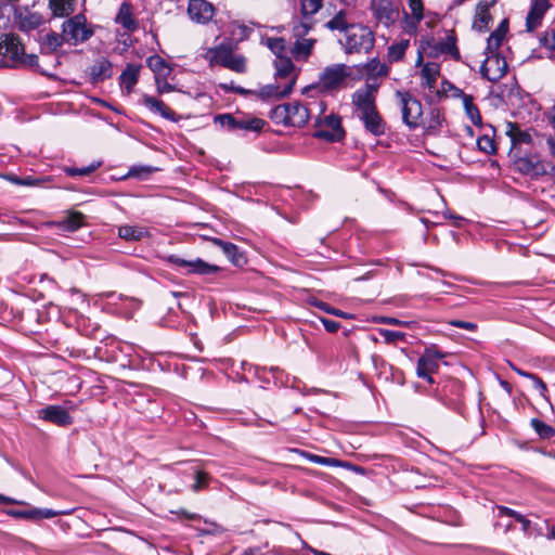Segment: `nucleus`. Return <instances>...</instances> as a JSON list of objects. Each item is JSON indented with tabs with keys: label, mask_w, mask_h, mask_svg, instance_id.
I'll return each instance as SVG.
<instances>
[{
	"label": "nucleus",
	"mask_w": 555,
	"mask_h": 555,
	"mask_svg": "<svg viewBox=\"0 0 555 555\" xmlns=\"http://www.w3.org/2000/svg\"><path fill=\"white\" fill-rule=\"evenodd\" d=\"M508 30L507 21L503 20L499 27L490 35L488 38V47L487 49L493 53L502 44L506 34Z\"/></svg>",
	"instance_id": "7c9ffc66"
},
{
	"label": "nucleus",
	"mask_w": 555,
	"mask_h": 555,
	"mask_svg": "<svg viewBox=\"0 0 555 555\" xmlns=\"http://www.w3.org/2000/svg\"><path fill=\"white\" fill-rule=\"evenodd\" d=\"M396 98L402 112L403 122L411 129L418 127L423 115L421 102L405 91H397Z\"/></svg>",
	"instance_id": "1a4fd4ad"
},
{
	"label": "nucleus",
	"mask_w": 555,
	"mask_h": 555,
	"mask_svg": "<svg viewBox=\"0 0 555 555\" xmlns=\"http://www.w3.org/2000/svg\"><path fill=\"white\" fill-rule=\"evenodd\" d=\"M209 476L204 472H196L195 474V482L192 486V490L194 492H198L202 489H205L208 486Z\"/></svg>",
	"instance_id": "864d4df0"
},
{
	"label": "nucleus",
	"mask_w": 555,
	"mask_h": 555,
	"mask_svg": "<svg viewBox=\"0 0 555 555\" xmlns=\"http://www.w3.org/2000/svg\"><path fill=\"white\" fill-rule=\"evenodd\" d=\"M147 234V230L139 225L125 224L118 228V235L125 241H140Z\"/></svg>",
	"instance_id": "c756f323"
},
{
	"label": "nucleus",
	"mask_w": 555,
	"mask_h": 555,
	"mask_svg": "<svg viewBox=\"0 0 555 555\" xmlns=\"http://www.w3.org/2000/svg\"><path fill=\"white\" fill-rule=\"evenodd\" d=\"M423 21H425V25L428 28H433V27L436 26V24L438 22V15L436 13H434V12L426 11L425 17H424Z\"/></svg>",
	"instance_id": "0e129e2a"
},
{
	"label": "nucleus",
	"mask_w": 555,
	"mask_h": 555,
	"mask_svg": "<svg viewBox=\"0 0 555 555\" xmlns=\"http://www.w3.org/2000/svg\"><path fill=\"white\" fill-rule=\"evenodd\" d=\"M39 416L57 426H66L73 423V418L67 409L61 405H49L39 411Z\"/></svg>",
	"instance_id": "a211bd4d"
},
{
	"label": "nucleus",
	"mask_w": 555,
	"mask_h": 555,
	"mask_svg": "<svg viewBox=\"0 0 555 555\" xmlns=\"http://www.w3.org/2000/svg\"><path fill=\"white\" fill-rule=\"evenodd\" d=\"M498 511H499L500 516L505 515L508 517H513L514 520H517L518 522H520L524 531H527L529 529L530 524H531L530 520L527 519L521 514H519L518 512H516L512 508H508L506 506H498Z\"/></svg>",
	"instance_id": "49530a36"
},
{
	"label": "nucleus",
	"mask_w": 555,
	"mask_h": 555,
	"mask_svg": "<svg viewBox=\"0 0 555 555\" xmlns=\"http://www.w3.org/2000/svg\"><path fill=\"white\" fill-rule=\"evenodd\" d=\"M214 243L222 248L223 253L233 261L237 262L235 256L237 254V247L231 243L223 242L219 238H214Z\"/></svg>",
	"instance_id": "09e8293b"
},
{
	"label": "nucleus",
	"mask_w": 555,
	"mask_h": 555,
	"mask_svg": "<svg viewBox=\"0 0 555 555\" xmlns=\"http://www.w3.org/2000/svg\"><path fill=\"white\" fill-rule=\"evenodd\" d=\"M116 23L121 25L128 31H133L137 29L138 23L133 18L132 8L129 3H121L116 16Z\"/></svg>",
	"instance_id": "cd10ccee"
},
{
	"label": "nucleus",
	"mask_w": 555,
	"mask_h": 555,
	"mask_svg": "<svg viewBox=\"0 0 555 555\" xmlns=\"http://www.w3.org/2000/svg\"><path fill=\"white\" fill-rule=\"evenodd\" d=\"M441 51L450 53L454 59H459V50L455 46V38L453 36H448L446 41L441 43Z\"/></svg>",
	"instance_id": "603ef678"
},
{
	"label": "nucleus",
	"mask_w": 555,
	"mask_h": 555,
	"mask_svg": "<svg viewBox=\"0 0 555 555\" xmlns=\"http://www.w3.org/2000/svg\"><path fill=\"white\" fill-rule=\"evenodd\" d=\"M531 380L533 382L534 388L539 390L540 395L552 406L551 401H550V399H548V397L546 395L547 393V387H546L545 383L540 377H538L537 375H533Z\"/></svg>",
	"instance_id": "bf43d9fd"
},
{
	"label": "nucleus",
	"mask_w": 555,
	"mask_h": 555,
	"mask_svg": "<svg viewBox=\"0 0 555 555\" xmlns=\"http://www.w3.org/2000/svg\"><path fill=\"white\" fill-rule=\"evenodd\" d=\"M378 89L379 83L367 82L353 92L351 96L352 104L357 107L360 114L376 108L375 101Z\"/></svg>",
	"instance_id": "f8f14e48"
},
{
	"label": "nucleus",
	"mask_w": 555,
	"mask_h": 555,
	"mask_svg": "<svg viewBox=\"0 0 555 555\" xmlns=\"http://www.w3.org/2000/svg\"><path fill=\"white\" fill-rule=\"evenodd\" d=\"M312 28V24L307 21H300L296 23L293 27V35L295 39L306 38L310 29Z\"/></svg>",
	"instance_id": "de8ad7c7"
},
{
	"label": "nucleus",
	"mask_w": 555,
	"mask_h": 555,
	"mask_svg": "<svg viewBox=\"0 0 555 555\" xmlns=\"http://www.w3.org/2000/svg\"><path fill=\"white\" fill-rule=\"evenodd\" d=\"M507 64L496 55L487 57L481 66V74L489 81H498L506 73Z\"/></svg>",
	"instance_id": "f3484780"
},
{
	"label": "nucleus",
	"mask_w": 555,
	"mask_h": 555,
	"mask_svg": "<svg viewBox=\"0 0 555 555\" xmlns=\"http://www.w3.org/2000/svg\"><path fill=\"white\" fill-rule=\"evenodd\" d=\"M156 89L159 94L175 91V87L167 82V77H160L155 79Z\"/></svg>",
	"instance_id": "052dcab7"
},
{
	"label": "nucleus",
	"mask_w": 555,
	"mask_h": 555,
	"mask_svg": "<svg viewBox=\"0 0 555 555\" xmlns=\"http://www.w3.org/2000/svg\"><path fill=\"white\" fill-rule=\"evenodd\" d=\"M266 46L275 54L276 59L286 57V41L283 38H267Z\"/></svg>",
	"instance_id": "ea45409f"
},
{
	"label": "nucleus",
	"mask_w": 555,
	"mask_h": 555,
	"mask_svg": "<svg viewBox=\"0 0 555 555\" xmlns=\"http://www.w3.org/2000/svg\"><path fill=\"white\" fill-rule=\"evenodd\" d=\"M156 170H157L156 168L150 167V166H142V167L134 166L129 170V176L144 178Z\"/></svg>",
	"instance_id": "4d7b16f0"
},
{
	"label": "nucleus",
	"mask_w": 555,
	"mask_h": 555,
	"mask_svg": "<svg viewBox=\"0 0 555 555\" xmlns=\"http://www.w3.org/2000/svg\"><path fill=\"white\" fill-rule=\"evenodd\" d=\"M101 166V163H92L88 167L78 168V176H87L98 169Z\"/></svg>",
	"instance_id": "774afa93"
},
{
	"label": "nucleus",
	"mask_w": 555,
	"mask_h": 555,
	"mask_svg": "<svg viewBox=\"0 0 555 555\" xmlns=\"http://www.w3.org/2000/svg\"><path fill=\"white\" fill-rule=\"evenodd\" d=\"M320 321L322 322V324L324 325L325 330L328 333H335L340 327V324L338 322L330 320V319L321 318Z\"/></svg>",
	"instance_id": "e2e57ef3"
},
{
	"label": "nucleus",
	"mask_w": 555,
	"mask_h": 555,
	"mask_svg": "<svg viewBox=\"0 0 555 555\" xmlns=\"http://www.w3.org/2000/svg\"><path fill=\"white\" fill-rule=\"evenodd\" d=\"M307 457L317 464L325 465V466H339V461L333 457H323L315 454H308Z\"/></svg>",
	"instance_id": "6e6d98bb"
},
{
	"label": "nucleus",
	"mask_w": 555,
	"mask_h": 555,
	"mask_svg": "<svg viewBox=\"0 0 555 555\" xmlns=\"http://www.w3.org/2000/svg\"><path fill=\"white\" fill-rule=\"evenodd\" d=\"M378 333L385 339V341L388 344H393L398 340H401L405 336L404 333H402V332H395V331H389V330H385V328H379Z\"/></svg>",
	"instance_id": "3c124183"
},
{
	"label": "nucleus",
	"mask_w": 555,
	"mask_h": 555,
	"mask_svg": "<svg viewBox=\"0 0 555 555\" xmlns=\"http://www.w3.org/2000/svg\"><path fill=\"white\" fill-rule=\"evenodd\" d=\"M0 64L3 67H33L37 65L36 54H26L20 38L14 34H4L0 41Z\"/></svg>",
	"instance_id": "f03ea898"
},
{
	"label": "nucleus",
	"mask_w": 555,
	"mask_h": 555,
	"mask_svg": "<svg viewBox=\"0 0 555 555\" xmlns=\"http://www.w3.org/2000/svg\"><path fill=\"white\" fill-rule=\"evenodd\" d=\"M463 105L465 108V112L472 122L474 125L480 126L481 125V116L479 113L478 107L473 103V98L470 95H465L463 98Z\"/></svg>",
	"instance_id": "4c0bfd02"
},
{
	"label": "nucleus",
	"mask_w": 555,
	"mask_h": 555,
	"mask_svg": "<svg viewBox=\"0 0 555 555\" xmlns=\"http://www.w3.org/2000/svg\"><path fill=\"white\" fill-rule=\"evenodd\" d=\"M360 118L365 129L374 135H380L385 132V122L377 112V108L366 111L360 114Z\"/></svg>",
	"instance_id": "4be33fe9"
},
{
	"label": "nucleus",
	"mask_w": 555,
	"mask_h": 555,
	"mask_svg": "<svg viewBox=\"0 0 555 555\" xmlns=\"http://www.w3.org/2000/svg\"><path fill=\"white\" fill-rule=\"evenodd\" d=\"M360 70L365 75L367 80H376L386 77L389 73V67L382 63L377 57L370 60L363 64Z\"/></svg>",
	"instance_id": "b1692460"
},
{
	"label": "nucleus",
	"mask_w": 555,
	"mask_h": 555,
	"mask_svg": "<svg viewBox=\"0 0 555 555\" xmlns=\"http://www.w3.org/2000/svg\"><path fill=\"white\" fill-rule=\"evenodd\" d=\"M300 12L305 18L314 15L323 7V0H299Z\"/></svg>",
	"instance_id": "58836bf2"
},
{
	"label": "nucleus",
	"mask_w": 555,
	"mask_h": 555,
	"mask_svg": "<svg viewBox=\"0 0 555 555\" xmlns=\"http://www.w3.org/2000/svg\"><path fill=\"white\" fill-rule=\"evenodd\" d=\"M88 75L93 83L108 79L113 75V65L106 57L96 59L88 68Z\"/></svg>",
	"instance_id": "aec40b11"
},
{
	"label": "nucleus",
	"mask_w": 555,
	"mask_h": 555,
	"mask_svg": "<svg viewBox=\"0 0 555 555\" xmlns=\"http://www.w3.org/2000/svg\"><path fill=\"white\" fill-rule=\"evenodd\" d=\"M41 40L42 49L47 50L48 52H53L62 46V43L65 41V38H63V34L59 35L56 33H48L42 37Z\"/></svg>",
	"instance_id": "e433bc0d"
},
{
	"label": "nucleus",
	"mask_w": 555,
	"mask_h": 555,
	"mask_svg": "<svg viewBox=\"0 0 555 555\" xmlns=\"http://www.w3.org/2000/svg\"><path fill=\"white\" fill-rule=\"evenodd\" d=\"M450 324L453 326L460 327V328L467 330V331H475L477 328V325L475 323L466 322V321L455 320V321H451Z\"/></svg>",
	"instance_id": "69168bd1"
},
{
	"label": "nucleus",
	"mask_w": 555,
	"mask_h": 555,
	"mask_svg": "<svg viewBox=\"0 0 555 555\" xmlns=\"http://www.w3.org/2000/svg\"><path fill=\"white\" fill-rule=\"evenodd\" d=\"M371 9L376 20L387 27L392 25L399 15L391 0H372Z\"/></svg>",
	"instance_id": "dca6fc26"
},
{
	"label": "nucleus",
	"mask_w": 555,
	"mask_h": 555,
	"mask_svg": "<svg viewBox=\"0 0 555 555\" xmlns=\"http://www.w3.org/2000/svg\"><path fill=\"white\" fill-rule=\"evenodd\" d=\"M147 66L155 74V79L167 77L171 73L170 66L159 55H152L146 60Z\"/></svg>",
	"instance_id": "2f4dec72"
},
{
	"label": "nucleus",
	"mask_w": 555,
	"mask_h": 555,
	"mask_svg": "<svg viewBox=\"0 0 555 555\" xmlns=\"http://www.w3.org/2000/svg\"><path fill=\"white\" fill-rule=\"evenodd\" d=\"M315 40L312 38L295 39L292 54L298 61H306L310 56Z\"/></svg>",
	"instance_id": "c85d7f7f"
},
{
	"label": "nucleus",
	"mask_w": 555,
	"mask_h": 555,
	"mask_svg": "<svg viewBox=\"0 0 555 555\" xmlns=\"http://www.w3.org/2000/svg\"><path fill=\"white\" fill-rule=\"evenodd\" d=\"M494 3L495 0H480L477 3L473 27L478 31H485L488 29L489 23L491 21L489 9L493 7Z\"/></svg>",
	"instance_id": "412c9836"
},
{
	"label": "nucleus",
	"mask_w": 555,
	"mask_h": 555,
	"mask_svg": "<svg viewBox=\"0 0 555 555\" xmlns=\"http://www.w3.org/2000/svg\"><path fill=\"white\" fill-rule=\"evenodd\" d=\"M550 0H530V7L526 16V30L532 33L542 25L546 12L551 9Z\"/></svg>",
	"instance_id": "4468645a"
},
{
	"label": "nucleus",
	"mask_w": 555,
	"mask_h": 555,
	"mask_svg": "<svg viewBox=\"0 0 555 555\" xmlns=\"http://www.w3.org/2000/svg\"><path fill=\"white\" fill-rule=\"evenodd\" d=\"M477 145H478L480 151H482V152H485L487 154H491L495 150L493 140L491 138H489L488 135L480 137L477 140Z\"/></svg>",
	"instance_id": "5fc2aeb1"
},
{
	"label": "nucleus",
	"mask_w": 555,
	"mask_h": 555,
	"mask_svg": "<svg viewBox=\"0 0 555 555\" xmlns=\"http://www.w3.org/2000/svg\"><path fill=\"white\" fill-rule=\"evenodd\" d=\"M375 38L373 31L363 25H350L345 34V41L343 42L345 52L352 53H367L374 47Z\"/></svg>",
	"instance_id": "39448f33"
},
{
	"label": "nucleus",
	"mask_w": 555,
	"mask_h": 555,
	"mask_svg": "<svg viewBox=\"0 0 555 555\" xmlns=\"http://www.w3.org/2000/svg\"><path fill=\"white\" fill-rule=\"evenodd\" d=\"M309 304L311 306L317 307L320 310H323L326 313L333 314L335 317H339V318H343V319H352L351 314H349L347 312H344V311H341L339 309H335V308L331 307L330 305H327L326 302L321 301L319 299H315V298L310 299Z\"/></svg>",
	"instance_id": "c03bdc74"
},
{
	"label": "nucleus",
	"mask_w": 555,
	"mask_h": 555,
	"mask_svg": "<svg viewBox=\"0 0 555 555\" xmlns=\"http://www.w3.org/2000/svg\"><path fill=\"white\" fill-rule=\"evenodd\" d=\"M318 107L319 115L315 117L314 137L331 142L343 139L345 131L341 127L340 117L335 114L324 115L325 104L323 102H319Z\"/></svg>",
	"instance_id": "423d86ee"
},
{
	"label": "nucleus",
	"mask_w": 555,
	"mask_h": 555,
	"mask_svg": "<svg viewBox=\"0 0 555 555\" xmlns=\"http://www.w3.org/2000/svg\"><path fill=\"white\" fill-rule=\"evenodd\" d=\"M85 224V216L79 211H69L62 221L60 227L65 231H76Z\"/></svg>",
	"instance_id": "473e14b6"
},
{
	"label": "nucleus",
	"mask_w": 555,
	"mask_h": 555,
	"mask_svg": "<svg viewBox=\"0 0 555 555\" xmlns=\"http://www.w3.org/2000/svg\"><path fill=\"white\" fill-rule=\"evenodd\" d=\"M35 513V519H41V518H53L59 515H67L70 512L67 511H54L50 508H34Z\"/></svg>",
	"instance_id": "8fccbe9b"
},
{
	"label": "nucleus",
	"mask_w": 555,
	"mask_h": 555,
	"mask_svg": "<svg viewBox=\"0 0 555 555\" xmlns=\"http://www.w3.org/2000/svg\"><path fill=\"white\" fill-rule=\"evenodd\" d=\"M63 38H65V42L70 44H78L88 40L93 31L88 26L87 20L82 14H77L67 21L64 22L63 27Z\"/></svg>",
	"instance_id": "9d476101"
},
{
	"label": "nucleus",
	"mask_w": 555,
	"mask_h": 555,
	"mask_svg": "<svg viewBox=\"0 0 555 555\" xmlns=\"http://www.w3.org/2000/svg\"><path fill=\"white\" fill-rule=\"evenodd\" d=\"M349 75V68L345 64L327 66L320 74L319 82L305 87L301 94L314 98L322 93L332 92L338 89Z\"/></svg>",
	"instance_id": "7ed1b4c3"
},
{
	"label": "nucleus",
	"mask_w": 555,
	"mask_h": 555,
	"mask_svg": "<svg viewBox=\"0 0 555 555\" xmlns=\"http://www.w3.org/2000/svg\"><path fill=\"white\" fill-rule=\"evenodd\" d=\"M378 323H385L390 325H404L405 323L396 319V318H389V317H379L375 319Z\"/></svg>",
	"instance_id": "338daca9"
},
{
	"label": "nucleus",
	"mask_w": 555,
	"mask_h": 555,
	"mask_svg": "<svg viewBox=\"0 0 555 555\" xmlns=\"http://www.w3.org/2000/svg\"><path fill=\"white\" fill-rule=\"evenodd\" d=\"M216 120L230 130L236 129L237 118L230 114L219 115L216 117Z\"/></svg>",
	"instance_id": "13d9d810"
},
{
	"label": "nucleus",
	"mask_w": 555,
	"mask_h": 555,
	"mask_svg": "<svg viewBox=\"0 0 555 555\" xmlns=\"http://www.w3.org/2000/svg\"><path fill=\"white\" fill-rule=\"evenodd\" d=\"M439 75H440L439 64H437L435 62H428L423 66L422 77L424 79V83L429 89L435 88Z\"/></svg>",
	"instance_id": "72a5a7b5"
},
{
	"label": "nucleus",
	"mask_w": 555,
	"mask_h": 555,
	"mask_svg": "<svg viewBox=\"0 0 555 555\" xmlns=\"http://www.w3.org/2000/svg\"><path fill=\"white\" fill-rule=\"evenodd\" d=\"M142 103L152 113L159 114L165 119H168V120L175 121V122L179 120L178 115L170 107H168L163 101H160L159 99H157L155 96H152L149 94H143Z\"/></svg>",
	"instance_id": "6ab92c4d"
},
{
	"label": "nucleus",
	"mask_w": 555,
	"mask_h": 555,
	"mask_svg": "<svg viewBox=\"0 0 555 555\" xmlns=\"http://www.w3.org/2000/svg\"><path fill=\"white\" fill-rule=\"evenodd\" d=\"M530 424L542 439H550L555 436V429L538 418H532Z\"/></svg>",
	"instance_id": "37998d69"
},
{
	"label": "nucleus",
	"mask_w": 555,
	"mask_h": 555,
	"mask_svg": "<svg viewBox=\"0 0 555 555\" xmlns=\"http://www.w3.org/2000/svg\"><path fill=\"white\" fill-rule=\"evenodd\" d=\"M274 82L259 88L254 93L261 100H281L288 96L298 78L299 69L289 57L274 61Z\"/></svg>",
	"instance_id": "f257e3e1"
},
{
	"label": "nucleus",
	"mask_w": 555,
	"mask_h": 555,
	"mask_svg": "<svg viewBox=\"0 0 555 555\" xmlns=\"http://www.w3.org/2000/svg\"><path fill=\"white\" fill-rule=\"evenodd\" d=\"M188 15L196 24H207L215 15V7L207 0H190Z\"/></svg>",
	"instance_id": "2eb2a0df"
},
{
	"label": "nucleus",
	"mask_w": 555,
	"mask_h": 555,
	"mask_svg": "<svg viewBox=\"0 0 555 555\" xmlns=\"http://www.w3.org/2000/svg\"><path fill=\"white\" fill-rule=\"evenodd\" d=\"M168 261L177 267L184 268L186 273L209 275L219 271V267L207 263L199 258L194 260H185L178 256L171 255L168 257Z\"/></svg>",
	"instance_id": "ddd939ff"
},
{
	"label": "nucleus",
	"mask_w": 555,
	"mask_h": 555,
	"mask_svg": "<svg viewBox=\"0 0 555 555\" xmlns=\"http://www.w3.org/2000/svg\"><path fill=\"white\" fill-rule=\"evenodd\" d=\"M205 57L210 65L219 64L238 74H243L247 69L246 57L233 54L231 48L224 44L208 49Z\"/></svg>",
	"instance_id": "0eeeda50"
},
{
	"label": "nucleus",
	"mask_w": 555,
	"mask_h": 555,
	"mask_svg": "<svg viewBox=\"0 0 555 555\" xmlns=\"http://www.w3.org/2000/svg\"><path fill=\"white\" fill-rule=\"evenodd\" d=\"M18 27L23 31H30L38 28L42 23V16L37 12L24 11L17 15Z\"/></svg>",
	"instance_id": "a878e982"
},
{
	"label": "nucleus",
	"mask_w": 555,
	"mask_h": 555,
	"mask_svg": "<svg viewBox=\"0 0 555 555\" xmlns=\"http://www.w3.org/2000/svg\"><path fill=\"white\" fill-rule=\"evenodd\" d=\"M325 27L330 30H341L345 31L349 28L347 24L346 14L344 11H339L332 20H330Z\"/></svg>",
	"instance_id": "a18cd8bd"
},
{
	"label": "nucleus",
	"mask_w": 555,
	"mask_h": 555,
	"mask_svg": "<svg viewBox=\"0 0 555 555\" xmlns=\"http://www.w3.org/2000/svg\"><path fill=\"white\" fill-rule=\"evenodd\" d=\"M439 364L438 361L434 358L430 350H426V352L418 359L416 374L421 378L427 379L429 383H433L431 374L438 371Z\"/></svg>",
	"instance_id": "5701e85b"
},
{
	"label": "nucleus",
	"mask_w": 555,
	"mask_h": 555,
	"mask_svg": "<svg viewBox=\"0 0 555 555\" xmlns=\"http://www.w3.org/2000/svg\"><path fill=\"white\" fill-rule=\"evenodd\" d=\"M312 108L299 102L285 103L271 111V119L283 126L302 127L310 119Z\"/></svg>",
	"instance_id": "20e7f679"
},
{
	"label": "nucleus",
	"mask_w": 555,
	"mask_h": 555,
	"mask_svg": "<svg viewBox=\"0 0 555 555\" xmlns=\"http://www.w3.org/2000/svg\"><path fill=\"white\" fill-rule=\"evenodd\" d=\"M266 122L260 118H240L237 119L236 129L260 131Z\"/></svg>",
	"instance_id": "79ce46f5"
},
{
	"label": "nucleus",
	"mask_w": 555,
	"mask_h": 555,
	"mask_svg": "<svg viewBox=\"0 0 555 555\" xmlns=\"http://www.w3.org/2000/svg\"><path fill=\"white\" fill-rule=\"evenodd\" d=\"M35 511L34 508L17 511V509H8L7 514L15 517V518H25V519H35Z\"/></svg>",
	"instance_id": "680f3d73"
},
{
	"label": "nucleus",
	"mask_w": 555,
	"mask_h": 555,
	"mask_svg": "<svg viewBox=\"0 0 555 555\" xmlns=\"http://www.w3.org/2000/svg\"><path fill=\"white\" fill-rule=\"evenodd\" d=\"M141 66L128 64L119 77L120 86L130 94L138 82Z\"/></svg>",
	"instance_id": "393cba45"
},
{
	"label": "nucleus",
	"mask_w": 555,
	"mask_h": 555,
	"mask_svg": "<svg viewBox=\"0 0 555 555\" xmlns=\"http://www.w3.org/2000/svg\"><path fill=\"white\" fill-rule=\"evenodd\" d=\"M408 11H403L401 28L404 34L415 37L418 33L420 23L425 17V8L422 0H408Z\"/></svg>",
	"instance_id": "9b49d317"
},
{
	"label": "nucleus",
	"mask_w": 555,
	"mask_h": 555,
	"mask_svg": "<svg viewBox=\"0 0 555 555\" xmlns=\"http://www.w3.org/2000/svg\"><path fill=\"white\" fill-rule=\"evenodd\" d=\"M409 40H401L399 42L392 43L388 48V60L389 62H399L404 57L405 51L409 48Z\"/></svg>",
	"instance_id": "c9c22d12"
},
{
	"label": "nucleus",
	"mask_w": 555,
	"mask_h": 555,
	"mask_svg": "<svg viewBox=\"0 0 555 555\" xmlns=\"http://www.w3.org/2000/svg\"><path fill=\"white\" fill-rule=\"evenodd\" d=\"M443 117L440 114L439 109L433 108L428 113L426 120L424 122V128L428 133H436L442 124Z\"/></svg>",
	"instance_id": "f704fd0d"
},
{
	"label": "nucleus",
	"mask_w": 555,
	"mask_h": 555,
	"mask_svg": "<svg viewBox=\"0 0 555 555\" xmlns=\"http://www.w3.org/2000/svg\"><path fill=\"white\" fill-rule=\"evenodd\" d=\"M73 0H50L49 5L53 14L56 16H64L73 11Z\"/></svg>",
	"instance_id": "a19ab883"
},
{
	"label": "nucleus",
	"mask_w": 555,
	"mask_h": 555,
	"mask_svg": "<svg viewBox=\"0 0 555 555\" xmlns=\"http://www.w3.org/2000/svg\"><path fill=\"white\" fill-rule=\"evenodd\" d=\"M517 171L529 176L531 179H539L546 175H555V166L541 159L538 155H526L514 160Z\"/></svg>",
	"instance_id": "6e6552de"
},
{
	"label": "nucleus",
	"mask_w": 555,
	"mask_h": 555,
	"mask_svg": "<svg viewBox=\"0 0 555 555\" xmlns=\"http://www.w3.org/2000/svg\"><path fill=\"white\" fill-rule=\"evenodd\" d=\"M506 134L511 139L512 146L515 147L520 144H530L532 141L531 134L528 131L521 130L516 124H506Z\"/></svg>",
	"instance_id": "bb28decb"
}]
</instances>
